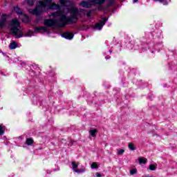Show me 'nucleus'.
Instances as JSON below:
<instances>
[{
	"label": "nucleus",
	"mask_w": 177,
	"mask_h": 177,
	"mask_svg": "<svg viewBox=\"0 0 177 177\" xmlns=\"http://www.w3.org/2000/svg\"><path fill=\"white\" fill-rule=\"evenodd\" d=\"M96 133H97V129H91L88 131L89 136H91V138H96Z\"/></svg>",
	"instance_id": "obj_8"
},
{
	"label": "nucleus",
	"mask_w": 177,
	"mask_h": 177,
	"mask_svg": "<svg viewBox=\"0 0 177 177\" xmlns=\"http://www.w3.org/2000/svg\"><path fill=\"white\" fill-rule=\"evenodd\" d=\"M138 162L140 164H146L147 162V158L143 157L139 158Z\"/></svg>",
	"instance_id": "obj_12"
},
{
	"label": "nucleus",
	"mask_w": 177,
	"mask_h": 177,
	"mask_svg": "<svg viewBox=\"0 0 177 177\" xmlns=\"http://www.w3.org/2000/svg\"><path fill=\"white\" fill-rule=\"evenodd\" d=\"M104 2V0H90L88 1H82L80 5L82 8H91L92 5H102Z\"/></svg>",
	"instance_id": "obj_3"
},
{
	"label": "nucleus",
	"mask_w": 177,
	"mask_h": 177,
	"mask_svg": "<svg viewBox=\"0 0 177 177\" xmlns=\"http://www.w3.org/2000/svg\"><path fill=\"white\" fill-rule=\"evenodd\" d=\"M34 143V140L32 138H27L26 139V145L28 146H31Z\"/></svg>",
	"instance_id": "obj_13"
},
{
	"label": "nucleus",
	"mask_w": 177,
	"mask_h": 177,
	"mask_svg": "<svg viewBox=\"0 0 177 177\" xmlns=\"http://www.w3.org/2000/svg\"><path fill=\"white\" fill-rule=\"evenodd\" d=\"M86 171V168L85 167H82L80 169H78L77 171V174H84Z\"/></svg>",
	"instance_id": "obj_15"
},
{
	"label": "nucleus",
	"mask_w": 177,
	"mask_h": 177,
	"mask_svg": "<svg viewBox=\"0 0 177 177\" xmlns=\"http://www.w3.org/2000/svg\"><path fill=\"white\" fill-rule=\"evenodd\" d=\"M149 169L150 171H156L157 169V165H150Z\"/></svg>",
	"instance_id": "obj_17"
},
{
	"label": "nucleus",
	"mask_w": 177,
	"mask_h": 177,
	"mask_svg": "<svg viewBox=\"0 0 177 177\" xmlns=\"http://www.w3.org/2000/svg\"><path fill=\"white\" fill-rule=\"evenodd\" d=\"M10 49H16L17 48V43L16 41H12L9 45Z\"/></svg>",
	"instance_id": "obj_11"
},
{
	"label": "nucleus",
	"mask_w": 177,
	"mask_h": 177,
	"mask_svg": "<svg viewBox=\"0 0 177 177\" xmlns=\"http://www.w3.org/2000/svg\"><path fill=\"white\" fill-rule=\"evenodd\" d=\"M62 37L66 38V39H73V38H74V34L70 32H66L62 35Z\"/></svg>",
	"instance_id": "obj_6"
},
{
	"label": "nucleus",
	"mask_w": 177,
	"mask_h": 177,
	"mask_svg": "<svg viewBox=\"0 0 177 177\" xmlns=\"http://www.w3.org/2000/svg\"><path fill=\"white\" fill-rule=\"evenodd\" d=\"M136 2H138V0H133L134 3H136Z\"/></svg>",
	"instance_id": "obj_24"
},
{
	"label": "nucleus",
	"mask_w": 177,
	"mask_h": 177,
	"mask_svg": "<svg viewBox=\"0 0 177 177\" xmlns=\"http://www.w3.org/2000/svg\"><path fill=\"white\" fill-rule=\"evenodd\" d=\"M28 36H29V37L31 36V35L30 34V32L28 33Z\"/></svg>",
	"instance_id": "obj_25"
},
{
	"label": "nucleus",
	"mask_w": 177,
	"mask_h": 177,
	"mask_svg": "<svg viewBox=\"0 0 177 177\" xmlns=\"http://www.w3.org/2000/svg\"><path fill=\"white\" fill-rule=\"evenodd\" d=\"M128 148L129 150H131V151H135V150H136V146H135V144L132 142L129 143Z\"/></svg>",
	"instance_id": "obj_9"
},
{
	"label": "nucleus",
	"mask_w": 177,
	"mask_h": 177,
	"mask_svg": "<svg viewBox=\"0 0 177 177\" xmlns=\"http://www.w3.org/2000/svg\"><path fill=\"white\" fill-rule=\"evenodd\" d=\"M96 176L97 177H101L102 174H100V173H96Z\"/></svg>",
	"instance_id": "obj_22"
},
{
	"label": "nucleus",
	"mask_w": 177,
	"mask_h": 177,
	"mask_svg": "<svg viewBox=\"0 0 177 177\" xmlns=\"http://www.w3.org/2000/svg\"><path fill=\"white\" fill-rule=\"evenodd\" d=\"M8 17L6 15H2L1 19L0 20V30L3 28L5 26H6V20Z\"/></svg>",
	"instance_id": "obj_5"
},
{
	"label": "nucleus",
	"mask_w": 177,
	"mask_h": 177,
	"mask_svg": "<svg viewBox=\"0 0 177 177\" xmlns=\"http://www.w3.org/2000/svg\"><path fill=\"white\" fill-rule=\"evenodd\" d=\"M136 174H138V170L136 169L130 170V175H136Z\"/></svg>",
	"instance_id": "obj_20"
},
{
	"label": "nucleus",
	"mask_w": 177,
	"mask_h": 177,
	"mask_svg": "<svg viewBox=\"0 0 177 177\" xmlns=\"http://www.w3.org/2000/svg\"><path fill=\"white\" fill-rule=\"evenodd\" d=\"M123 153H125V149H118L117 151V154L118 156L122 155Z\"/></svg>",
	"instance_id": "obj_18"
},
{
	"label": "nucleus",
	"mask_w": 177,
	"mask_h": 177,
	"mask_svg": "<svg viewBox=\"0 0 177 177\" xmlns=\"http://www.w3.org/2000/svg\"><path fill=\"white\" fill-rule=\"evenodd\" d=\"M106 20L107 19H103L100 23H98L95 25L94 28L95 30H102V28H103V26H104L106 24Z\"/></svg>",
	"instance_id": "obj_4"
},
{
	"label": "nucleus",
	"mask_w": 177,
	"mask_h": 177,
	"mask_svg": "<svg viewBox=\"0 0 177 177\" xmlns=\"http://www.w3.org/2000/svg\"><path fill=\"white\" fill-rule=\"evenodd\" d=\"M15 13H17V15H21V10L19 9L18 6H15L13 10Z\"/></svg>",
	"instance_id": "obj_14"
},
{
	"label": "nucleus",
	"mask_w": 177,
	"mask_h": 177,
	"mask_svg": "<svg viewBox=\"0 0 177 177\" xmlns=\"http://www.w3.org/2000/svg\"><path fill=\"white\" fill-rule=\"evenodd\" d=\"M8 28L16 38H21L23 33L21 32V26L20 21L17 19H12L8 24Z\"/></svg>",
	"instance_id": "obj_2"
},
{
	"label": "nucleus",
	"mask_w": 177,
	"mask_h": 177,
	"mask_svg": "<svg viewBox=\"0 0 177 177\" xmlns=\"http://www.w3.org/2000/svg\"><path fill=\"white\" fill-rule=\"evenodd\" d=\"M155 1H159V2H162L164 0H154Z\"/></svg>",
	"instance_id": "obj_23"
},
{
	"label": "nucleus",
	"mask_w": 177,
	"mask_h": 177,
	"mask_svg": "<svg viewBox=\"0 0 177 177\" xmlns=\"http://www.w3.org/2000/svg\"><path fill=\"white\" fill-rule=\"evenodd\" d=\"M3 129H4L3 125L0 124V136H2V135H3L4 133Z\"/></svg>",
	"instance_id": "obj_19"
},
{
	"label": "nucleus",
	"mask_w": 177,
	"mask_h": 177,
	"mask_svg": "<svg viewBox=\"0 0 177 177\" xmlns=\"http://www.w3.org/2000/svg\"><path fill=\"white\" fill-rule=\"evenodd\" d=\"M35 2H37V0H28L27 1V3H28V5H29V6H32V5H34V3H35Z\"/></svg>",
	"instance_id": "obj_16"
},
{
	"label": "nucleus",
	"mask_w": 177,
	"mask_h": 177,
	"mask_svg": "<svg viewBox=\"0 0 177 177\" xmlns=\"http://www.w3.org/2000/svg\"><path fill=\"white\" fill-rule=\"evenodd\" d=\"M91 167L92 169H95V168H99V166L97 165V162L92 163Z\"/></svg>",
	"instance_id": "obj_21"
},
{
	"label": "nucleus",
	"mask_w": 177,
	"mask_h": 177,
	"mask_svg": "<svg viewBox=\"0 0 177 177\" xmlns=\"http://www.w3.org/2000/svg\"><path fill=\"white\" fill-rule=\"evenodd\" d=\"M71 165H72L73 171L74 172H76V173H77V171H78V169H77V168H78L79 164H78V163L77 164V163H75V162H72Z\"/></svg>",
	"instance_id": "obj_10"
},
{
	"label": "nucleus",
	"mask_w": 177,
	"mask_h": 177,
	"mask_svg": "<svg viewBox=\"0 0 177 177\" xmlns=\"http://www.w3.org/2000/svg\"><path fill=\"white\" fill-rule=\"evenodd\" d=\"M19 18L22 20L24 23H28V21H30V19H28V17H27L26 14L21 13L19 15Z\"/></svg>",
	"instance_id": "obj_7"
},
{
	"label": "nucleus",
	"mask_w": 177,
	"mask_h": 177,
	"mask_svg": "<svg viewBox=\"0 0 177 177\" xmlns=\"http://www.w3.org/2000/svg\"><path fill=\"white\" fill-rule=\"evenodd\" d=\"M61 6L53 2L52 0H41L37 3L36 8L29 12L32 15H39L42 12H46L49 9H55L60 10L59 12H54L52 16L54 19H46L44 25L46 26L36 27L35 32H46L48 27H53V26H66L70 23H75L79 16H81V12L75 8L68 9V6H71L73 2L70 0H59Z\"/></svg>",
	"instance_id": "obj_1"
}]
</instances>
